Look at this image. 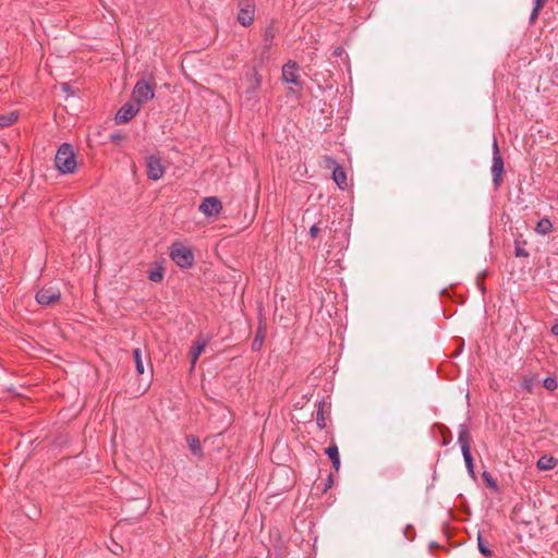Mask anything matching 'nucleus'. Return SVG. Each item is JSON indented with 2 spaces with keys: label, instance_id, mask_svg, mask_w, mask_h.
Instances as JSON below:
<instances>
[{
  "label": "nucleus",
  "instance_id": "obj_1",
  "mask_svg": "<svg viewBox=\"0 0 558 558\" xmlns=\"http://www.w3.org/2000/svg\"><path fill=\"white\" fill-rule=\"evenodd\" d=\"M54 166L63 174L73 173L76 169V158L73 147L69 143H63L57 150Z\"/></svg>",
  "mask_w": 558,
  "mask_h": 558
},
{
  "label": "nucleus",
  "instance_id": "obj_2",
  "mask_svg": "<svg viewBox=\"0 0 558 558\" xmlns=\"http://www.w3.org/2000/svg\"><path fill=\"white\" fill-rule=\"evenodd\" d=\"M169 255L174 264L181 268H190L194 265L193 252L180 242H175L170 246Z\"/></svg>",
  "mask_w": 558,
  "mask_h": 558
},
{
  "label": "nucleus",
  "instance_id": "obj_3",
  "mask_svg": "<svg viewBox=\"0 0 558 558\" xmlns=\"http://www.w3.org/2000/svg\"><path fill=\"white\" fill-rule=\"evenodd\" d=\"M133 100L141 106L155 97L153 85L146 81H138L132 92Z\"/></svg>",
  "mask_w": 558,
  "mask_h": 558
},
{
  "label": "nucleus",
  "instance_id": "obj_4",
  "mask_svg": "<svg viewBox=\"0 0 558 558\" xmlns=\"http://www.w3.org/2000/svg\"><path fill=\"white\" fill-rule=\"evenodd\" d=\"M492 174L495 186H499L501 182V177L504 174V158L500 154L498 142L494 138L493 143V163H492Z\"/></svg>",
  "mask_w": 558,
  "mask_h": 558
},
{
  "label": "nucleus",
  "instance_id": "obj_5",
  "mask_svg": "<svg viewBox=\"0 0 558 558\" xmlns=\"http://www.w3.org/2000/svg\"><path fill=\"white\" fill-rule=\"evenodd\" d=\"M255 2L254 0H241L239 2L238 21L243 26H250L254 22Z\"/></svg>",
  "mask_w": 558,
  "mask_h": 558
},
{
  "label": "nucleus",
  "instance_id": "obj_6",
  "mask_svg": "<svg viewBox=\"0 0 558 558\" xmlns=\"http://www.w3.org/2000/svg\"><path fill=\"white\" fill-rule=\"evenodd\" d=\"M300 66L295 61H288L282 66V80L286 83L296 86L299 89L302 88V81L299 75Z\"/></svg>",
  "mask_w": 558,
  "mask_h": 558
},
{
  "label": "nucleus",
  "instance_id": "obj_7",
  "mask_svg": "<svg viewBox=\"0 0 558 558\" xmlns=\"http://www.w3.org/2000/svg\"><path fill=\"white\" fill-rule=\"evenodd\" d=\"M61 298L59 289L53 287L43 288L36 293V301L40 305L49 306L57 303Z\"/></svg>",
  "mask_w": 558,
  "mask_h": 558
},
{
  "label": "nucleus",
  "instance_id": "obj_8",
  "mask_svg": "<svg viewBox=\"0 0 558 558\" xmlns=\"http://www.w3.org/2000/svg\"><path fill=\"white\" fill-rule=\"evenodd\" d=\"M147 177L149 180L157 181L163 177L165 167L157 156H149L146 158Z\"/></svg>",
  "mask_w": 558,
  "mask_h": 558
},
{
  "label": "nucleus",
  "instance_id": "obj_9",
  "mask_svg": "<svg viewBox=\"0 0 558 558\" xmlns=\"http://www.w3.org/2000/svg\"><path fill=\"white\" fill-rule=\"evenodd\" d=\"M199 211L205 216L213 217L217 216L222 210V204L220 199L216 196L205 197L199 205Z\"/></svg>",
  "mask_w": 558,
  "mask_h": 558
},
{
  "label": "nucleus",
  "instance_id": "obj_10",
  "mask_svg": "<svg viewBox=\"0 0 558 558\" xmlns=\"http://www.w3.org/2000/svg\"><path fill=\"white\" fill-rule=\"evenodd\" d=\"M138 111L140 106L136 102H126L118 110L114 120L118 124L126 123L133 119Z\"/></svg>",
  "mask_w": 558,
  "mask_h": 558
},
{
  "label": "nucleus",
  "instance_id": "obj_11",
  "mask_svg": "<svg viewBox=\"0 0 558 558\" xmlns=\"http://www.w3.org/2000/svg\"><path fill=\"white\" fill-rule=\"evenodd\" d=\"M208 344V340L204 338L203 336L197 337V339L194 341L193 345L190 349L189 355L191 359V368L195 367V364L201 356V354L204 352L205 348Z\"/></svg>",
  "mask_w": 558,
  "mask_h": 558
},
{
  "label": "nucleus",
  "instance_id": "obj_12",
  "mask_svg": "<svg viewBox=\"0 0 558 558\" xmlns=\"http://www.w3.org/2000/svg\"><path fill=\"white\" fill-rule=\"evenodd\" d=\"M471 434L465 425H461L458 435V442L461 447V451L471 450Z\"/></svg>",
  "mask_w": 558,
  "mask_h": 558
},
{
  "label": "nucleus",
  "instance_id": "obj_13",
  "mask_svg": "<svg viewBox=\"0 0 558 558\" xmlns=\"http://www.w3.org/2000/svg\"><path fill=\"white\" fill-rule=\"evenodd\" d=\"M332 179L336 182V184L339 186V189L345 190L348 187L347 173L342 167L337 165L333 168Z\"/></svg>",
  "mask_w": 558,
  "mask_h": 558
},
{
  "label": "nucleus",
  "instance_id": "obj_14",
  "mask_svg": "<svg viewBox=\"0 0 558 558\" xmlns=\"http://www.w3.org/2000/svg\"><path fill=\"white\" fill-rule=\"evenodd\" d=\"M326 454L331 460L332 466L336 472L339 471L340 468V457H339V450L336 444L330 445L325 450Z\"/></svg>",
  "mask_w": 558,
  "mask_h": 558
},
{
  "label": "nucleus",
  "instance_id": "obj_15",
  "mask_svg": "<svg viewBox=\"0 0 558 558\" xmlns=\"http://www.w3.org/2000/svg\"><path fill=\"white\" fill-rule=\"evenodd\" d=\"M537 383L538 376L536 374H531L523 377L521 387L525 392L532 393Z\"/></svg>",
  "mask_w": 558,
  "mask_h": 558
},
{
  "label": "nucleus",
  "instance_id": "obj_16",
  "mask_svg": "<svg viewBox=\"0 0 558 558\" xmlns=\"http://www.w3.org/2000/svg\"><path fill=\"white\" fill-rule=\"evenodd\" d=\"M557 460L554 457L543 456L538 459L536 466L538 470L548 471L556 466Z\"/></svg>",
  "mask_w": 558,
  "mask_h": 558
},
{
  "label": "nucleus",
  "instance_id": "obj_17",
  "mask_svg": "<svg viewBox=\"0 0 558 558\" xmlns=\"http://www.w3.org/2000/svg\"><path fill=\"white\" fill-rule=\"evenodd\" d=\"M276 37V29L272 25L267 26L263 33V40L265 43V49H269Z\"/></svg>",
  "mask_w": 558,
  "mask_h": 558
},
{
  "label": "nucleus",
  "instance_id": "obj_18",
  "mask_svg": "<svg viewBox=\"0 0 558 558\" xmlns=\"http://www.w3.org/2000/svg\"><path fill=\"white\" fill-rule=\"evenodd\" d=\"M551 230H553V223L548 218L541 219L537 222L536 228H535V231L543 235L550 233Z\"/></svg>",
  "mask_w": 558,
  "mask_h": 558
},
{
  "label": "nucleus",
  "instance_id": "obj_19",
  "mask_svg": "<svg viewBox=\"0 0 558 558\" xmlns=\"http://www.w3.org/2000/svg\"><path fill=\"white\" fill-rule=\"evenodd\" d=\"M247 81L250 82L251 90L254 93L260 87L262 75L257 72L256 69H254L253 72L247 76Z\"/></svg>",
  "mask_w": 558,
  "mask_h": 558
},
{
  "label": "nucleus",
  "instance_id": "obj_20",
  "mask_svg": "<svg viewBox=\"0 0 558 558\" xmlns=\"http://www.w3.org/2000/svg\"><path fill=\"white\" fill-rule=\"evenodd\" d=\"M462 456L464 459L465 466L468 469V473L471 477H475V471H474V461L471 454V450H463Z\"/></svg>",
  "mask_w": 558,
  "mask_h": 558
},
{
  "label": "nucleus",
  "instance_id": "obj_21",
  "mask_svg": "<svg viewBox=\"0 0 558 558\" xmlns=\"http://www.w3.org/2000/svg\"><path fill=\"white\" fill-rule=\"evenodd\" d=\"M133 357H134L137 374L143 375L144 374V364L142 361V351L140 348H136L133 350Z\"/></svg>",
  "mask_w": 558,
  "mask_h": 558
},
{
  "label": "nucleus",
  "instance_id": "obj_22",
  "mask_svg": "<svg viewBox=\"0 0 558 558\" xmlns=\"http://www.w3.org/2000/svg\"><path fill=\"white\" fill-rule=\"evenodd\" d=\"M17 120L16 112H10L7 114L0 116V128H5L12 125Z\"/></svg>",
  "mask_w": 558,
  "mask_h": 558
},
{
  "label": "nucleus",
  "instance_id": "obj_23",
  "mask_svg": "<svg viewBox=\"0 0 558 558\" xmlns=\"http://www.w3.org/2000/svg\"><path fill=\"white\" fill-rule=\"evenodd\" d=\"M547 1L548 0H534V8H533L531 16H530V22L532 24L536 21L539 11L543 9V7L546 4Z\"/></svg>",
  "mask_w": 558,
  "mask_h": 558
},
{
  "label": "nucleus",
  "instance_id": "obj_24",
  "mask_svg": "<svg viewBox=\"0 0 558 558\" xmlns=\"http://www.w3.org/2000/svg\"><path fill=\"white\" fill-rule=\"evenodd\" d=\"M187 445L194 454H202V446L199 440L194 436L187 437Z\"/></svg>",
  "mask_w": 558,
  "mask_h": 558
},
{
  "label": "nucleus",
  "instance_id": "obj_25",
  "mask_svg": "<svg viewBox=\"0 0 558 558\" xmlns=\"http://www.w3.org/2000/svg\"><path fill=\"white\" fill-rule=\"evenodd\" d=\"M163 278V270L161 267L153 268L148 271V279L154 282H160Z\"/></svg>",
  "mask_w": 558,
  "mask_h": 558
},
{
  "label": "nucleus",
  "instance_id": "obj_26",
  "mask_svg": "<svg viewBox=\"0 0 558 558\" xmlns=\"http://www.w3.org/2000/svg\"><path fill=\"white\" fill-rule=\"evenodd\" d=\"M477 547H478V550L486 557H490L493 555V551L487 547L486 543L484 542V539L478 536L477 537Z\"/></svg>",
  "mask_w": 558,
  "mask_h": 558
},
{
  "label": "nucleus",
  "instance_id": "obj_27",
  "mask_svg": "<svg viewBox=\"0 0 558 558\" xmlns=\"http://www.w3.org/2000/svg\"><path fill=\"white\" fill-rule=\"evenodd\" d=\"M543 386L549 390V391H554L557 389L558 387V384H557V380L556 378L554 377H546L544 380H543Z\"/></svg>",
  "mask_w": 558,
  "mask_h": 558
},
{
  "label": "nucleus",
  "instance_id": "obj_28",
  "mask_svg": "<svg viewBox=\"0 0 558 558\" xmlns=\"http://www.w3.org/2000/svg\"><path fill=\"white\" fill-rule=\"evenodd\" d=\"M514 244H515L514 254L517 257H527L529 256V252L521 245V243L519 241H515Z\"/></svg>",
  "mask_w": 558,
  "mask_h": 558
},
{
  "label": "nucleus",
  "instance_id": "obj_29",
  "mask_svg": "<svg viewBox=\"0 0 558 558\" xmlns=\"http://www.w3.org/2000/svg\"><path fill=\"white\" fill-rule=\"evenodd\" d=\"M482 476H483L484 481L486 482V484H487L489 487H492V488H494V489H496V488H497V483H496V481L492 477V475H490L488 472H486V471H485V472H483Z\"/></svg>",
  "mask_w": 558,
  "mask_h": 558
},
{
  "label": "nucleus",
  "instance_id": "obj_30",
  "mask_svg": "<svg viewBox=\"0 0 558 558\" xmlns=\"http://www.w3.org/2000/svg\"><path fill=\"white\" fill-rule=\"evenodd\" d=\"M316 421L319 428H324L326 426L323 413H318Z\"/></svg>",
  "mask_w": 558,
  "mask_h": 558
},
{
  "label": "nucleus",
  "instance_id": "obj_31",
  "mask_svg": "<svg viewBox=\"0 0 558 558\" xmlns=\"http://www.w3.org/2000/svg\"><path fill=\"white\" fill-rule=\"evenodd\" d=\"M319 231H320L319 227L316 225H313L310 229V234L312 238H316L318 235Z\"/></svg>",
  "mask_w": 558,
  "mask_h": 558
},
{
  "label": "nucleus",
  "instance_id": "obj_32",
  "mask_svg": "<svg viewBox=\"0 0 558 558\" xmlns=\"http://www.w3.org/2000/svg\"><path fill=\"white\" fill-rule=\"evenodd\" d=\"M550 331L553 335L558 336V324L553 325Z\"/></svg>",
  "mask_w": 558,
  "mask_h": 558
},
{
  "label": "nucleus",
  "instance_id": "obj_33",
  "mask_svg": "<svg viewBox=\"0 0 558 558\" xmlns=\"http://www.w3.org/2000/svg\"><path fill=\"white\" fill-rule=\"evenodd\" d=\"M258 345L257 338L253 342V348L255 349Z\"/></svg>",
  "mask_w": 558,
  "mask_h": 558
},
{
  "label": "nucleus",
  "instance_id": "obj_34",
  "mask_svg": "<svg viewBox=\"0 0 558 558\" xmlns=\"http://www.w3.org/2000/svg\"><path fill=\"white\" fill-rule=\"evenodd\" d=\"M112 140H119V136L118 135H112Z\"/></svg>",
  "mask_w": 558,
  "mask_h": 558
}]
</instances>
